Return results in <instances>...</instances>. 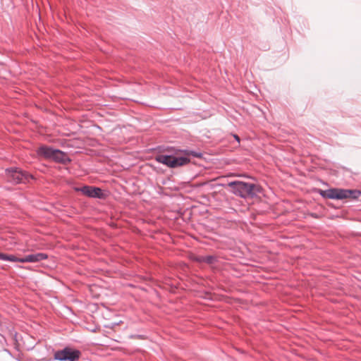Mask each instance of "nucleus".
Returning a JSON list of instances; mask_svg holds the SVG:
<instances>
[{"instance_id":"nucleus-11","label":"nucleus","mask_w":361,"mask_h":361,"mask_svg":"<svg viewBox=\"0 0 361 361\" xmlns=\"http://www.w3.org/2000/svg\"><path fill=\"white\" fill-rule=\"evenodd\" d=\"M8 255H6V254H4V253H0V259L7 261L8 260Z\"/></svg>"},{"instance_id":"nucleus-2","label":"nucleus","mask_w":361,"mask_h":361,"mask_svg":"<svg viewBox=\"0 0 361 361\" xmlns=\"http://www.w3.org/2000/svg\"><path fill=\"white\" fill-rule=\"evenodd\" d=\"M184 155L185 156L176 157L171 155L160 154L156 157V160L158 162L165 164L170 168H176L188 164L190 162V159L188 157L189 155H192L196 157H200L198 154L189 151H185Z\"/></svg>"},{"instance_id":"nucleus-10","label":"nucleus","mask_w":361,"mask_h":361,"mask_svg":"<svg viewBox=\"0 0 361 361\" xmlns=\"http://www.w3.org/2000/svg\"><path fill=\"white\" fill-rule=\"evenodd\" d=\"M20 258L17 257L16 256H15L13 255H8L7 261L19 262H20Z\"/></svg>"},{"instance_id":"nucleus-4","label":"nucleus","mask_w":361,"mask_h":361,"mask_svg":"<svg viewBox=\"0 0 361 361\" xmlns=\"http://www.w3.org/2000/svg\"><path fill=\"white\" fill-rule=\"evenodd\" d=\"M37 153L39 156L49 160L66 164L70 162L68 156L59 149H53L47 146H42L38 148Z\"/></svg>"},{"instance_id":"nucleus-9","label":"nucleus","mask_w":361,"mask_h":361,"mask_svg":"<svg viewBox=\"0 0 361 361\" xmlns=\"http://www.w3.org/2000/svg\"><path fill=\"white\" fill-rule=\"evenodd\" d=\"M197 260L200 262H206L208 264H213L215 261V258L213 256L200 257Z\"/></svg>"},{"instance_id":"nucleus-6","label":"nucleus","mask_w":361,"mask_h":361,"mask_svg":"<svg viewBox=\"0 0 361 361\" xmlns=\"http://www.w3.org/2000/svg\"><path fill=\"white\" fill-rule=\"evenodd\" d=\"M6 175L8 181L18 184L28 181L29 178H32V176L23 172L18 169H11L6 170Z\"/></svg>"},{"instance_id":"nucleus-12","label":"nucleus","mask_w":361,"mask_h":361,"mask_svg":"<svg viewBox=\"0 0 361 361\" xmlns=\"http://www.w3.org/2000/svg\"><path fill=\"white\" fill-rule=\"evenodd\" d=\"M233 137H235V139L239 142H240V137L236 135H234Z\"/></svg>"},{"instance_id":"nucleus-1","label":"nucleus","mask_w":361,"mask_h":361,"mask_svg":"<svg viewBox=\"0 0 361 361\" xmlns=\"http://www.w3.org/2000/svg\"><path fill=\"white\" fill-rule=\"evenodd\" d=\"M231 191L242 197H252L261 192V187L256 184L242 181L231 182L228 184Z\"/></svg>"},{"instance_id":"nucleus-3","label":"nucleus","mask_w":361,"mask_h":361,"mask_svg":"<svg viewBox=\"0 0 361 361\" xmlns=\"http://www.w3.org/2000/svg\"><path fill=\"white\" fill-rule=\"evenodd\" d=\"M319 194L325 198L342 200L345 198L357 199L361 192L357 190L332 188L326 190H321Z\"/></svg>"},{"instance_id":"nucleus-7","label":"nucleus","mask_w":361,"mask_h":361,"mask_svg":"<svg viewBox=\"0 0 361 361\" xmlns=\"http://www.w3.org/2000/svg\"><path fill=\"white\" fill-rule=\"evenodd\" d=\"M84 195L90 197H101L102 192V190L99 188L84 186L79 189Z\"/></svg>"},{"instance_id":"nucleus-8","label":"nucleus","mask_w":361,"mask_h":361,"mask_svg":"<svg viewBox=\"0 0 361 361\" xmlns=\"http://www.w3.org/2000/svg\"><path fill=\"white\" fill-rule=\"evenodd\" d=\"M47 258V255L44 253H37L32 254L22 257L20 259V262H37L45 259Z\"/></svg>"},{"instance_id":"nucleus-5","label":"nucleus","mask_w":361,"mask_h":361,"mask_svg":"<svg viewBox=\"0 0 361 361\" xmlns=\"http://www.w3.org/2000/svg\"><path fill=\"white\" fill-rule=\"evenodd\" d=\"M80 355V351L71 348H65L61 350L56 351L54 358L60 361H77Z\"/></svg>"}]
</instances>
